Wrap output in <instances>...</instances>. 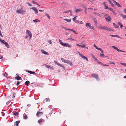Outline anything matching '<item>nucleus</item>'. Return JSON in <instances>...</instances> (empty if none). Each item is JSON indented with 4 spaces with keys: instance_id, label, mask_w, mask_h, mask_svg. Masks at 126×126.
Masks as SVG:
<instances>
[{
    "instance_id": "nucleus-13",
    "label": "nucleus",
    "mask_w": 126,
    "mask_h": 126,
    "mask_svg": "<svg viewBox=\"0 0 126 126\" xmlns=\"http://www.w3.org/2000/svg\"><path fill=\"white\" fill-rule=\"evenodd\" d=\"M94 46L96 49L101 51V52H103V51L101 48L98 47H97L96 46L95 44H94Z\"/></svg>"
},
{
    "instance_id": "nucleus-15",
    "label": "nucleus",
    "mask_w": 126,
    "mask_h": 126,
    "mask_svg": "<svg viewBox=\"0 0 126 126\" xmlns=\"http://www.w3.org/2000/svg\"><path fill=\"white\" fill-rule=\"evenodd\" d=\"M45 65L46 67H47V68H49L50 69H53V66L51 67V66H50L48 65L47 64H45Z\"/></svg>"
},
{
    "instance_id": "nucleus-23",
    "label": "nucleus",
    "mask_w": 126,
    "mask_h": 126,
    "mask_svg": "<svg viewBox=\"0 0 126 126\" xmlns=\"http://www.w3.org/2000/svg\"><path fill=\"white\" fill-rule=\"evenodd\" d=\"M27 115L25 113H24L23 115V118L24 119H27Z\"/></svg>"
},
{
    "instance_id": "nucleus-52",
    "label": "nucleus",
    "mask_w": 126,
    "mask_h": 126,
    "mask_svg": "<svg viewBox=\"0 0 126 126\" xmlns=\"http://www.w3.org/2000/svg\"><path fill=\"white\" fill-rule=\"evenodd\" d=\"M70 11H71V12H70V15L71 16L72 15V11L71 10H70Z\"/></svg>"
},
{
    "instance_id": "nucleus-24",
    "label": "nucleus",
    "mask_w": 126,
    "mask_h": 126,
    "mask_svg": "<svg viewBox=\"0 0 126 126\" xmlns=\"http://www.w3.org/2000/svg\"><path fill=\"white\" fill-rule=\"evenodd\" d=\"M61 59L63 62L65 63H67V60H65L63 58H61Z\"/></svg>"
},
{
    "instance_id": "nucleus-56",
    "label": "nucleus",
    "mask_w": 126,
    "mask_h": 126,
    "mask_svg": "<svg viewBox=\"0 0 126 126\" xmlns=\"http://www.w3.org/2000/svg\"><path fill=\"white\" fill-rule=\"evenodd\" d=\"M84 12L85 14H86L87 13V9H84Z\"/></svg>"
},
{
    "instance_id": "nucleus-3",
    "label": "nucleus",
    "mask_w": 126,
    "mask_h": 126,
    "mask_svg": "<svg viewBox=\"0 0 126 126\" xmlns=\"http://www.w3.org/2000/svg\"><path fill=\"white\" fill-rule=\"evenodd\" d=\"M30 9L33 10L35 12L36 14H38V10L35 7H32Z\"/></svg>"
},
{
    "instance_id": "nucleus-8",
    "label": "nucleus",
    "mask_w": 126,
    "mask_h": 126,
    "mask_svg": "<svg viewBox=\"0 0 126 126\" xmlns=\"http://www.w3.org/2000/svg\"><path fill=\"white\" fill-rule=\"evenodd\" d=\"M93 20L94 22V25L95 26H97V20L95 18H94L93 19Z\"/></svg>"
},
{
    "instance_id": "nucleus-57",
    "label": "nucleus",
    "mask_w": 126,
    "mask_h": 126,
    "mask_svg": "<svg viewBox=\"0 0 126 126\" xmlns=\"http://www.w3.org/2000/svg\"><path fill=\"white\" fill-rule=\"evenodd\" d=\"M118 24L120 26H121V25H122L121 24V23H120L119 22H118Z\"/></svg>"
},
{
    "instance_id": "nucleus-11",
    "label": "nucleus",
    "mask_w": 126,
    "mask_h": 126,
    "mask_svg": "<svg viewBox=\"0 0 126 126\" xmlns=\"http://www.w3.org/2000/svg\"><path fill=\"white\" fill-rule=\"evenodd\" d=\"M26 31L27 34L29 36L32 35L31 32L29 30H26Z\"/></svg>"
},
{
    "instance_id": "nucleus-22",
    "label": "nucleus",
    "mask_w": 126,
    "mask_h": 126,
    "mask_svg": "<svg viewBox=\"0 0 126 126\" xmlns=\"http://www.w3.org/2000/svg\"><path fill=\"white\" fill-rule=\"evenodd\" d=\"M63 20L65 21H66V22H70L71 21V19H67L65 18V19H64Z\"/></svg>"
},
{
    "instance_id": "nucleus-42",
    "label": "nucleus",
    "mask_w": 126,
    "mask_h": 126,
    "mask_svg": "<svg viewBox=\"0 0 126 126\" xmlns=\"http://www.w3.org/2000/svg\"><path fill=\"white\" fill-rule=\"evenodd\" d=\"M7 76L8 74L6 72H5V74H3V76H5L6 77H7Z\"/></svg>"
},
{
    "instance_id": "nucleus-17",
    "label": "nucleus",
    "mask_w": 126,
    "mask_h": 126,
    "mask_svg": "<svg viewBox=\"0 0 126 126\" xmlns=\"http://www.w3.org/2000/svg\"><path fill=\"white\" fill-rule=\"evenodd\" d=\"M106 31H110L114 32V30L113 29L111 28H108V27H107Z\"/></svg>"
},
{
    "instance_id": "nucleus-38",
    "label": "nucleus",
    "mask_w": 126,
    "mask_h": 126,
    "mask_svg": "<svg viewBox=\"0 0 126 126\" xmlns=\"http://www.w3.org/2000/svg\"><path fill=\"white\" fill-rule=\"evenodd\" d=\"M109 2L112 6L113 7L114 6V5L111 1H110Z\"/></svg>"
},
{
    "instance_id": "nucleus-21",
    "label": "nucleus",
    "mask_w": 126,
    "mask_h": 126,
    "mask_svg": "<svg viewBox=\"0 0 126 126\" xmlns=\"http://www.w3.org/2000/svg\"><path fill=\"white\" fill-rule=\"evenodd\" d=\"M66 63H68V64L70 65L71 66H72V64L71 62L70 61L67 60Z\"/></svg>"
},
{
    "instance_id": "nucleus-19",
    "label": "nucleus",
    "mask_w": 126,
    "mask_h": 126,
    "mask_svg": "<svg viewBox=\"0 0 126 126\" xmlns=\"http://www.w3.org/2000/svg\"><path fill=\"white\" fill-rule=\"evenodd\" d=\"M110 36L113 37H118L119 38H120L122 39L121 38H120L119 37V36L118 35H111L110 34Z\"/></svg>"
},
{
    "instance_id": "nucleus-58",
    "label": "nucleus",
    "mask_w": 126,
    "mask_h": 126,
    "mask_svg": "<svg viewBox=\"0 0 126 126\" xmlns=\"http://www.w3.org/2000/svg\"><path fill=\"white\" fill-rule=\"evenodd\" d=\"M48 42L50 44H51L52 43L51 41V40H49L48 41Z\"/></svg>"
},
{
    "instance_id": "nucleus-43",
    "label": "nucleus",
    "mask_w": 126,
    "mask_h": 126,
    "mask_svg": "<svg viewBox=\"0 0 126 126\" xmlns=\"http://www.w3.org/2000/svg\"><path fill=\"white\" fill-rule=\"evenodd\" d=\"M69 12H71V11H70V10H69L66 11H65L63 13H66Z\"/></svg>"
},
{
    "instance_id": "nucleus-63",
    "label": "nucleus",
    "mask_w": 126,
    "mask_h": 126,
    "mask_svg": "<svg viewBox=\"0 0 126 126\" xmlns=\"http://www.w3.org/2000/svg\"><path fill=\"white\" fill-rule=\"evenodd\" d=\"M0 35L1 37H3V36L2 35V34L1 33V32H0Z\"/></svg>"
},
{
    "instance_id": "nucleus-53",
    "label": "nucleus",
    "mask_w": 126,
    "mask_h": 126,
    "mask_svg": "<svg viewBox=\"0 0 126 126\" xmlns=\"http://www.w3.org/2000/svg\"><path fill=\"white\" fill-rule=\"evenodd\" d=\"M110 64H115V63H114L113 62H111L110 61Z\"/></svg>"
},
{
    "instance_id": "nucleus-7",
    "label": "nucleus",
    "mask_w": 126,
    "mask_h": 126,
    "mask_svg": "<svg viewBox=\"0 0 126 126\" xmlns=\"http://www.w3.org/2000/svg\"><path fill=\"white\" fill-rule=\"evenodd\" d=\"M92 76L93 77L95 78L96 79H98V74H93L92 75Z\"/></svg>"
},
{
    "instance_id": "nucleus-64",
    "label": "nucleus",
    "mask_w": 126,
    "mask_h": 126,
    "mask_svg": "<svg viewBox=\"0 0 126 126\" xmlns=\"http://www.w3.org/2000/svg\"><path fill=\"white\" fill-rule=\"evenodd\" d=\"M39 11L40 12H43L44 11V10H39Z\"/></svg>"
},
{
    "instance_id": "nucleus-20",
    "label": "nucleus",
    "mask_w": 126,
    "mask_h": 126,
    "mask_svg": "<svg viewBox=\"0 0 126 126\" xmlns=\"http://www.w3.org/2000/svg\"><path fill=\"white\" fill-rule=\"evenodd\" d=\"M86 27L88 26L90 29H91V25L90 23H86L85 25Z\"/></svg>"
},
{
    "instance_id": "nucleus-6",
    "label": "nucleus",
    "mask_w": 126,
    "mask_h": 126,
    "mask_svg": "<svg viewBox=\"0 0 126 126\" xmlns=\"http://www.w3.org/2000/svg\"><path fill=\"white\" fill-rule=\"evenodd\" d=\"M111 47L113 48L114 49L117 50L119 52H125V51H123L122 50H120L117 47H116L114 46H112Z\"/></svg>"
},
{
    "instance_id": "nucleus-51",
    "label": "nucleus",
    "mask_w": 126,
    "mask_h": 126,
    "mask_svg": "<svg viewBox=\"0 0 126 126\" xmlns=\"http://www.w3.org/2000/svg\"><path fill=\"white\" fill-rule=\"evenodd\" d=\"M100 55L101 57H104L105 56V55L103 54H100Z\"/></svg>"
},
{
    "instance_id": "nucleus-48",
    "label": "nucleus",
    "mask_w": 126,
    "mask_h": 126,
    "mask_svg": "<svg viewBox=\"0 0 126 126\" xmlns=\"http://www.w3.org/2000/svg\"><path fill=\"white\" fill-rule=\"evenodd\" d=\"M82 6L84 8V9H87L86 6L85 5H82Z\"/></svg>"
},
{
    "instance_id": "nucleus-50",
    "label": "nucleus",
    "mask_w": 126,
    "mask_h": 126,
    "mask_svg": "<svg viewBox=\"0 0 126 126\" xmlns=\"http://www.w3.org/2000/svg\"><path fill=\"white\" fill-rule=\"evenodd\" d=\"M122 18L124 19L126 18V15H123L122 16Z\"/></svg>"
},
{
    "instance_id": "nucleus-29",
    "label": "nucleus",
    "mask_w": 126,
    "mask_h": 126,
    "mask_svg": "<svg viewBox=\"0 0 126 126\" xmlns=\"http://www.w3.org/2000/svg\"><path fill=\"white\" fill-rule=\"evenodd\" d=\"M33 21L35 22H38L40 21V20H38V19L34 20H33Z\"/></svg>"
},
{
    "instance_id": "nucleus-61",
    "label": "nucleus",
    "mask_w": 126,
    "mask_h": 126,
    "mask_svg": "<svg viewBox=\"0 0 126 126\" xmlns=\"http://www.w3.org/2000/svg\"><path fill=\"white\" fill-rule=\"evenodd\" d=\"M19 83H20L18 81L17 83L16 84L18 86V85L19 84Z\"/></svg>"
},
{
    "instance_id": "nucleus-60",
    "label": "nucleus",
    "mask_w": 126,
    "mask_h": 126,
    "mask_svg": "<svg viewBox=\"0 0 126 126\" xmlns=\"http://www.w3.org/2000/svg\"><path fill=\"white\" fill-rule=\"evenodd\" d=\"M73 32L74 33L77 34L78 33H76V32L74 30L73 31Z\"/></svg>"
},
{
    "instance_id": "nucleus-33",
    "label": "nucleus",
    "mask_w": 126,
    "mask_h": 126,
    "mask_svg": "<svg viewBox=\"0 0 126 126\" xmlns=\"http://www.w3.org/2000/svg\"><path fill=\"white\" fill-rule=\"evenodd\" d=\"M20 121H16L15 123L16 125V126H18V124L19 123Z\"/></svg>"
},
{
    "instance_id": "nucleus-39",
    "label": "nucleus",
    "mask_w": 126,
    "mask_h": 126,
    "mask_svg": "<svg viewBox=\"0 0 126 126\" xmlns=\"http://www.w3.org/2000/svg\"><path fill=\"white\" fill-rule=\"evenodd\" d=\"M108 9L110 10L111 11L113 12L114 13V10H113V9L110 8H109V9Z\"/></svg>"
},
{
    "instance_id": "nucleus-30",
    "label": "nucleus",
    "mask_w": 126,
    "mask_h": 126,
    "mask_svg": "<svg viewBox=\"0 0 126 126\" xmlns=\"http://www.w3.org/2000/svg\"><path fill=\"white\" fill-rule=\"evenodd\" d=\"M28 72L30 74H34L35 73V72H32L31 71H28Z\"/></svg>"
},
{
    "instance_id": "nucleus-5",
    "label": "nucleus",
    "mask_w": 126,
    "mask_h": 126,
    "mask_svg": "<svg viewBox=\"0 0 126 126\" xmlns=\"http://www.w3.org/2000/svg\"><path fill=\"white\" fill-rule=\"evenodd\" d=\"M78 53L79 55L83 59H85L87 61H88V59L86 57L82 55L79 52Z\"/></svg>"
},
{
    "instance_id": "nucleus-9",
    "label": "nucleus",
    "mask_w": 126,
    "mask_h": 126,
    "mask_svg": "<svg viewBox=\"0 0 126 126\" xmlns=\"http://www.w3.org/2000/svg\"><path fill=\"white\" fill-rule=\"evenodd\" d=\"M105 19L108 22L110 21L111 20V18H110V16H108L107 17H105Z\"/></svg>"
},
{
    "instance_id": "nucleus-28",
    "label": "nucleus",
    "mask_w": 126,
    "mask_h": 126,
    "mask_svg": "<svg viewBox=\"0 0 126 126\" xmlns=\"http://www.w3.org/2000/svg\"><path fill=\"white\" fill-rule=\"evenodd\" d=\"M15 79H17V80H19L21 79V77L19 76H18L17 77H16Z\"/></svg>"
},
{
    "instance_id": "nucleus-40",
    "label": "nucleus",
    "mask_w": 126,
    "mask_h": 126,
    "mask_svg": "<svg viewBox=\"0 0 126 126\" xmlns=\"http://www.w3.org/2000/svg\"><path fill=\"white\" fill-rule=\"evenodd\" d=\"M120 64L122 65H123L124 66H126V63H120Z\"/></svg>"
},
{
    "instance_id": "nucleus-12",
    "label": "nucleus",
    "mask_w": 126,
    "mask_h": 126,
    "mask_svg": "<svg viewBox=\"0 0 126 126\" xmlns=\"http://www.w3.org/2000/svg\"><path fill=\"white\" fill-rule=\"evenodd\" d=\"M41 52L42 53L44 54L48 55V53L45 51L43 49H41Z\"/></svg>"
},
{
    "instance_id": "nucleus-10",
    "label": "nucleus",
    "mask_w": 126,
    "mask_h": 126,
    "mask_svg": "<svg viewBox=\"0 0 126 126\" xmlns=\"http://www.w3.org/2000/svg\"><path fill=\"white\" fill-rule=\"evenodd\" d=\"M113 2L117 5L118 7H121V6L118 3H117L116 1L114 0H112Z\"/></svg>"
},
{
    "instance_id": "nucleus-18",
    "label": "nucleus",
    "mask_w": 126,
    "mask_h": 126,
    "mask_svg": "<svg viewBox=\"0 0 126 126\" xmlns=\"http://www.w3.org/2000/svg\"><path fill=\"white\" fill-rule=\"evenodd\" d=\"M82 11V9H77L76 11L75 12L76 13H78L79 12L81 11Z\"/></svg>"
},
{
    "instance_id": "nucleus-55",
    "label": "nucleus",
    "mask_w": 126,
    "mask_h": 126,
    "mask_svg": "<svg viewBox=\"0 0 126 126\" xmlns=\"http://www.w3.org/2000/svg\"><path fill=\"white\" fill-rule=\"evenodd\" d=\"M78 23H80V24H83V23L82 21H79Z\"/></svg>"
},
{
    "instance_id": "nucleus-16",
    "label": "nucleus",
    "mask_w": 126,
    "mask_h": 126,
    "mask_svg": "<svg viewBox=\"0 0 126 126\" xmlns=\"http://www.w3.org/2000/svg\"><path fill=\"white\" fill-rule=\"evenodd\" d=\"M43 114V112H40L36 114V116H40L41 115H42Z\"/></svg>"
},
{
    "instance_id": "nucleus-41",
    "label": "nucleus",
    "mask_w": 126,
    "mask_h": 126,
    "mask_svg": "<svg viewBox=\"0 0 126 126\" xmlns=\"http://www.w3.org/2000/svg\"><path fill=\"white\" fill-rule=\"evenodd\" d=\"M46 101L48 102L50 101V100L49 98H47L44 100V101Z\"/></svg>"
},
{
    "instance_id": "nucleus-35",
    "label": "nucleus",
    "mask_w": 126,
    "mask_h": 126,
    "mask_svg": "<svg viewBox=\"0 0 126 126\" xmlns=\"http://www.w3.org/2000/svg\"><path fill=\"white\" fill-rule=\"evenodd\" d=\"M54 62L56 64L59 66H61V64L59 63H58L56 61H54Z\"/></svg>"
},
{
    "instance_id": "nucleus-27",
    "label": "nucleus",
    "mask_w": 126,
    "mask_h": 126,
    "mask_svg": "<svg viewBox=\"0 0 126 126\" xmlns=\"http://www.w3.org/2000/svg\"><path fill=\"white\" fill-rule=\"evenodd\" d=\"M5 46L8 48H9L10 47L9 46L7 42H5L4 44Z\"/></svg>"
},
{
    "instance_id": "nucleus-36",
    "label": "nucleus",
    "mask_w": 126,
    "mask_h": 126,
    "mask_svg": "<svg viewBox=\"0 0 126 126\" xmlns=\"http://www.w3.org/2000/svg\"><path fill=\"white\" fill-rule=\"evenodd\" d=\"M85 45H86V44H83V45H81L80 47L82 48H84V46H85Z\"/></svg>"
},
{
    "instance_id": "nucleus-45",
    "label": "nucleus",
    "mask_w": 126,
    "mask_h": 126,
    "mask_svg": "<svg viewBox=\"0 0 126 126\" xmlns=\"http://www.w3.org/2000/svg\"><path fill=\"white\" fill-rule=\"evenodd\" d=\"M32 2L35 4L36 5L37 4V2L35 1L34 0H33L32 1Z\"/></svg>"
},
{
    "instance_id": "nucleus-46",
    "label": "nucleus",
    "mask_w": 126,
    "mask_h": 126,
    "mask_svg": "<svg viewBox=\"0 0 126 126\" xmlns=\"http://www.w3.org/2000/svg\"><path fill=\"white\" fill-rule=\"evenodd\" d=\"M88 0L91 3L94 2L95 1V0Z\"/></svg>"
},
{
    "instance_id": "nucleus-4",
    "label": "nucleus",
    "mask_w": 126,
    "mask_h": 126,
    "mask_svg": "<svg viewBox=\"0 0 126 126\" xmlns=\"http://www.w3.org/2000/svg\"><path fill=\"white\" fill-rule=\"evenodd\" d=\"M107 27H106L105 26L100 25L99 27L98 28H99L100 29L103 30L105 31H106Z\"/></svg>"
},
{
    "instance_id": "nucleus-37",
    "label": "nucleus",
    "mask_w": 126,
    "mask_h": 126,
    "mask_svg": "<svg viewBox=\"0 0 126 126\" xmlns=\"http://www.w3.org/2000/svg\"><path fill=\"white\" fill-rule=\"evenodd\" d=\"M45 15L47 16V17L49 19H50V17L49 16L48 14L47 13H45Z\"/></svg>"
},
{
    "instance_id": "nucleus-31",
    "label": "nucleus",
    "mask_w": 126,
    "mask_h": 126,
    "mask_svg": "<svg viewBox=\"0 0 126 126\" xmlns=\"http://www.w3.org/2000/svg\"><path fill=\"white\" fill-rule=\"evenodd\" d=\"M113 25L116 28H119V26L117 25H116L115 23H113Z\"/></svg>"
},
{
    "instance_id": "nucleus-26",
    "label": "nucleus",
    "mask_w": 126,
    "mask_h": 126,
    "mask_svg": "<svg viewBox=\"0 0 126 126\" xmlns=\"http://www.w3.org/2000/svg\"><path fill=\"white\" fill-rule=\"evenodd\" d=\"M93 13L94 14L100 17H101V15L97 13L94 12Z\"/></svg>"
},
{
    "instance_id": "nucleus-44",
    "label": "nucleus",
    "mask_w": 126,
    "mask_h": 126,
    "mask_svg": "<svg viewBox=\"0 0 126 126\" xmlns=\"http://www.w3.org/2000/svg\"><path fill=\"white\" fill-rule=\"evenodd\" d=\"M68 39L70 40L71 41H76V40L75 39H73L72 38H69Z\"/></svg>"
},
{
    "instance_id": "nucleus-59",
    "label": "nucleus",
    "mask_w": 126,
    "mask_h": 126,
    "mask_svg": "<svg viewBox=\"0 0 126 126\" xmlns=\"http://www.w3.org/2000/svg\"><path fill=\"white\" fill-rule=\"evenodd\" d=\"M91 28H92L94 30H95V29L94 27L93 26H91Z\"/></svg>"
},
{
    "instance_id": "nucleus-54",
    "label": "nucleus",
    "mask_w": 126,
    "mask_h": 126,
    "mask_svg": "<svg viewBox=\"0 0 126 126\" xmlns=\"http://www.w3.org/2000/svg\"><path fill=\"white\" fill-rule=\"evenodd\" d=\"M27 4H28L29 5V6L31 7L32 6V5L31 4L29 3H27Z\"/></svg>"
},
{
    "instance_id": "nucleus-34",
    "label": "nucleus",
    "mask_w": 126,
    "mask_h": 126,
    "mask_svg": "<svg viewBox=\"0 0 126 126\" xmlns=\"http://www.w3.org/2000/svg\"><path fill=\"white\" fill-rule=\"evenodd\" d=\"M29 82V81H26L25 82V84L27 86H28Z\"/></svg>"
},
{
    "instance_id": "nucleus-62",
    "label": "nucleus",
    "mask_w": 126,
    "mask_h": 126,
    "mask_svg": "<svg viewBox=\"0 0 126 126\" xmlns=\"http://www.w3.org/2000/svg\"><path fill=\"white\" fill-rule=\"evenodd\" d=\"M124 12L126 14V9H124Z\"/></svg>"
},
{
    "instance_id": "nucleus-14",
    "label": "nucleus",
    "mask_w": 126,
    "mask_h": 126,
    "mask_svg": "<svg viewBox=\"0 0 126 126\" xmlns=\"http://www.w3.org/2000/svg\"><path fill=\"white\" fill-rule=\"evenodd\" d=\"M77 16H76V17H74L72 18V19L73 20V21L75 22L76 23H78V22H79V20H77L76 19V17H77Z\"/></svg>"
},
{
    "instance_id": "nucleus-2",
    "label": "nucleus",
    "mask_w": 126,
    "mask_h": 126,
    "mask_svg": "<svg viewBox=\"0 0 126 126\" xmlns=\"http://www.w3.org/2000/svg\"><path fill=\"white\" fill-rule=\"evenodd\" d=\"M59 41L60 43V44L62 46H63L64 47H69L71 48L72 47L68 43H63L62 40H61L59 39Z\"/></svg>"
},
{
    "instance_id": "nucleus-32",
    "label": "nucleus",
    "mask_w": 126,
    "mask_h": 126,
    "mask_svg": "<svg viewBox=\"0 0 126 126\" xmlns=\"http://www.w3.org/2000/svg\"><path fill=\"white\" fill-rule=\"evenodd\" d=\"M104 6L105 7V8L106 9H109V7H108L107 5V4H104Z\"/></svg>"
},
{
    "instance_id": "nucleus-49",
    "label": "nucleus",
    "mask_w": 126,
    "mask_h": 126,
    "mask_svg": "<svg viewBox=\"0 0 126 126\" xmlns=\"http://www.w3.org/2000/svg\"><path fill=\"white\" fill-rule=\"evenodd\" d=\"M42 119H40L39 120H38V122L39 123H41V122L42 121Z\"/></svg>"
},
{
    "instance_id": "nucleus-47",
    "label": "nucleus",
    "mask_w": 126,
    "mask_h": 126,
    "mask_svg": "<svg viewBox=\"0 0 126 126\" xmlns=\"http://www.w3.org/2000/svg\"><path fill=\"white\" fill-rule=\"evenodd\" d=\"M0 42H1V43H3V44H5V42H5V41L4 40H1V41H0Z\"/></svg>"
},
{
    "instance_id": "nucleus-1",
    "label": "nucleus",
    "mask_w": 126,
    "mask_h": 126,
    "mask_svg": "<svg viewBox=\"0 0 126 126\" xmlns=\"http://www.w3.org/2000/svg\"><path fill=\"white\" fill-rule=\"evenodd\" d=\"M16 12L18 14L23 15L26 13V10H25L21 9L16 10Z\"/></svg>"
},
{
    "instance_id": "nucleus-25",
    "label": "nucleus",
    "mask_w": 126,
    "mask_h": 126,
    "mask_svg": "<svg viewBox=\"0 0 126 126\" xmlns=\"http://www.w3.org/2000/svg\"><path fill=\"white\" fill-rule=\"evenodd\" d=\"M13 113L14 115L16 116L18 115V112L14 111L13 112Z\"/></svg>"
}]
</instances>
